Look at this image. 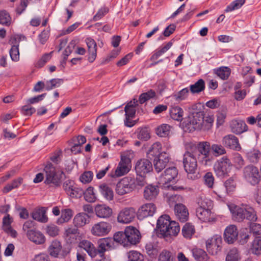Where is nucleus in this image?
Instances as JSON below:
<instances>
[{
  "mask_svg": "<svg viewBox=\"0 0 261 261\" xmlns=\"http://www.w3.org/2000/svg\"><path fill=\"white\" fill-rule=\"evenodd\" d=\"M133 178L126 177L122 179L116 186V191L120 195L129 193L135 189Z\"/></svg>",
  "mask_w": 261,
  "mask_h": 261,
  "instance_id": "obj_10",
  "label": "nucleus"
},
{
  "mask_svg": "<svg viewBox=\"0 0 261 261\" xmlns=\"http://www.w3.org/2000/svg\"><path fill=\"white\" fill-rule=\"evenodd\" d=\"M136 212L133 207H126L122 210L117 216L118 222L128 224L132 222L135 218Z\"/></svg>",
  "mask_w": 261,
  "mask_h": 261,
  "instance_id": "obj_12",
  "label": "nucleus"
},
{
  "mask_svg": "<svg viewBox=\"0 0 261 261\" xmlns=\"http://www.w3.org/2000/svg\"><path fill=\"white\" fill-rule=\"evenodd\" d=\"M261 153L258 150H252L247 153V157L248 160L253 163H256L260 157Z\"/></svg>",
  "mask_w": 261,
  "mask_h": 261,
  "instance_id": "obj_52",
  "label": "nucleus"
},
{
  "mask_svg": "<svg viewBox=\"0 0 261 261\" xmlns=\"http://www.w3.org/2000/svg\"><path fill=\"white\" fill-rule=\"evenodd\" d=\"M172 42L171 41L168 42L166 45L158 50L151 57L150 60L154 61L157 60L160 56L165 53L168 49L172 46Z\"/></svg>",
  "mask_w": 261,
  "mask_h": 261,
  "instance_id": "obj_48",
  "label": "nucleus"
},
{
  "mask_svg": "<svg viewBox=\"0 0 261 261\" xmlns=\"http://www.w3.org/2000/svg\"><path fill=\"white\" fill-rule=\"evenodd\" d=\"M139 231L134 227H127L124 232L119 231L114 235V240L123 246L135 245L139 242Z\"/></svg>",
  "mask_w": 261,
  "mask_h": 261,
  "instance_id": "obj_4",
  "label": "nucleus"
},
{
  "mask_svg": "<svg viewBox=\"0 0 261 261\" xmlns=\"http://www.w3.org/2000/svg\"><path fill=\"white\" fill-rule=\"evenodd\" d=\"M98 189L100 193L107 200H111L113 199V191L108 185L103 183L99 186Z\"/></svg>",
  "mask_w": 261,
  "mask_h": 261,
  "instance_id": "obj_32",
  "label": "nucleus"
},
{
  "mask_svg": "<svg viewBox=\"0 0 261 261\" xmlns=\"http://www.w3.org/2000/svg\"><path fill=\"white\" fill-rule=\"evenodd\" d=\"M205 89V82L202 79L198 80L195 83L191 85L190 90L192 94L199 93Z\"/></svg>",
  "mask_w": 261,
  "mask_h": 261,
  "instance_id": "obj_41",
  "label": "nucleus"
},
{
  "mask_svg": "<svg viewBox=\"0 0 261 261\" xmlns=\"http://www.w3.org/2000/svg\"><path fill=\"white\" fill-rule=\"evenodd\" d=\"M46 233L51 237H56L59 234V228L54 224H49L46 227Z\"/></svg>",
  "mask_w": 261,
  "mask_h": 261,
  "instance_id": "obj_64",
  "label": "nucleus"
},
{
  "mask_svg": "<svg viewBox=\"0 0 261 261\" xmlns=\"http://www.w3.org/2000/svg\"><path fill=\"white\" fill-rule=\"evenodd\" d=\"M154 160V167L157 172H161L163 170L169 162V155L164 151Z\"/></svg>",
  "mask_w": 261,
  "mask_h": 261,
  "instance_id": "obj_20",
  "label": "nucleus"
},
{
  "mask_svg": "<svg viewBox=\"0 0 261 261\" xmlns=\"http://www.w3.org/2000/svg\"><path fill=\"white\" fill-rule=\"evenodd\" d=\"M172 253L166 249L163 250L159 254L158 261H173Z\"/></svg>",
  "mask_w": 261,
  "mask_h": 261,
  "instance_id": "obj_58",
  "label": "nucleus"
},
{
  "mask_svg": "<svg viewBox=\"0 0 261 261\" xmlns=\"http://www.w3.org/2000/svg\"><path fill=\"white\" fill-rule=\"evenodd\" d=\"M237 176H232L226 180L224 185L227 194H230L235 191L237 187Z\"/></svg>",
  "mask_w": 261,
  "mask_h": 261,
  "instance_id": "obj_40",
  "label": "nucleus"
},
{
  "mask_svg": "<svg viewBox=\"0 0 261 261\" xmlns=\"http://www.w3.org/2000/svg\"><path fill=\"white\" fill-rule=\"evenodd\" d=\"M112 226L109 223L100 222L93 226L91 229V233L94 236H103L108 234Z\"/></svg>",
  "mask_w": 261,
  "mask_h": 261,
  "instance_id": "obj_13",
  "label": "nucleus"
},
{
  "mask_svg": "<svg viewBox=\"0 0 261 261\" xmlns=\"http://www.w3.org/2000/svg\"><path fill=\"white\" fill-rule=\"evenodd\" d=\"M178 171L175 167H172L166 169L164 173L160 177V182L162 184H166L177 177Z\"/></svg>",
  "mask_w": 261,
  "mask_h": 261,
  "instance_id": "obj_17",
  "label": "nucleus"
},
{
  "mask_svg": "<svg viewBox=\"0 0 261 261\" xmlns=\"http://www.w3.org/2000/svg\"><path fill=\"white\" fill-rule=\"evenodd\" d=\"M222 143L224 146L234 150L239 151L241 149L238 138L232 134L224 136Z\"/></svg>",
  "mask_w": 261,
  "mask_h": 261,
  "instance_id": "obj_14",
  "label": "nucleus"
},
{
  "mask_svg": "<svg viewBox=\"0 0 261 261\" xmlns=\"http://www.w3.org/2000/svg\"><path fill=\"white\" fill-rule=\"evenodd\" d=\"M230 69L227 67H221L217 69L216 74L221 79L225 80L228 78L230 74Z\"/></svg>",
  "mask_w": 261,
  "mask_h": 261,
  "instance_id": "obj_50",
  "label": "nucleus"
},
{
  "mask_svg": "<svg viewBox=\"0 0 261 261\" xmlns=\"http://www.w3.org/2000/svg\"><path fill=\"white\" fill-rule=\"evenodd\" d=\"M181 232L184 238L191 239L195 233L194 226L190 223H187L183 226Z\"/></svg>",
  "mask_w": 261,
  "mask_h": 261,
  "instance_id": "obj_44",
  "label": "nucleus"
},
{
  "mask_svg": "<svg viewBox=\"0 0 261 261\" xmlns=\"http://www.w3.org/2000/svg\"><path fill=\"white\" fill-rule=\"evenodd\" d=\"M156 226L161 237L168 240L177 236L180 231V226L177 222L171 221L168 215H162L158 220Z\"/></svg>",
  "mask_w": 261,
  "mask_h": 261,
  "instance_id": "obj_1",
  "label": "nucleus"
},
{
  "mask_svg": "<svg viewBox=\"0 0 261 261\" xmlns=\"http://www.w3.org/2000/svg\"><path fill=\"white\" fill-rule=\"evenodd\" d=\"M146 252L151 257H155L158 254L161 248L158 244L149 242L145 246Z\"/></svg>",
  "mask_w": 261,
  "mask_h": 261,
  "instance_id": "obj_38",
  "label": "nucleus"
},
{
  "mask_svg": "<svg viewBox=\"0 0 261 261\" xmlns=\"http://www.w3.org/2000/svg\"><path fill=\"white\" fill-rule=\"evenodd\" d=\"M245 0H236L228 5L225 11L228 12L236 9H238L245 3Z\"/></svg>",
  "mask_w": 261,
  "mask_h": 261,
  "instance_id": "obj_59",
  "label": "nucleus"
},
{
  "mask_svg": "<svg viewBox=\"0 0 261 261\" xmlns=\"http://www.w3.org/2000/svg\"><path fill=\"white\" fill-rule=\"evenodd\" d=\"M45 173L44 183L49 186L59 187L62 182L64 173L60 170L56 169L51 164H48L44 168Z\"/></svg>",
  "mask_w": 261,
  "mask_h": 261,
  "instance_id": "obj_7",
  "label": "nucleus"
},
{
  "mask_svg": "<svg viewBox=\"0 0 261 261\" xmlns=\"http://www.w3.org/2000/svg\"><path fill=\"white\" fill-rule=\"evenodd\" d=\"M186 152L185 153L183 158V164L184 169L188 174V177L191 179H194L195 176L193 175L197 168V162L194 152L196 149L195 145L192 143H188L186 144Z\"/></svg>",
  "mask_w": 261,
  "mask_h": 261,
  "instance_id": "obj_3",
  "label": "nucleus"
},
{
  "mask_svg": "<svg viewBox=\"0 0 261 261\" xmlns=\"http://www.w3.org/2000/svg\"><path fill=\"white\" fill-rule=\"evenodd\" d=\"M53 51L44 54L36 63L35 66L37 68L42 67L51 58Z\"/></svg>",
  "mask_w": 261,
  "mask_h": 261,
  "instance_id": "obj_55",
  "label": "nucleus"
},
{
  "mask_svg": "<svg viewBox=\"0 0 261 261\" xmlns=\"http://www.w3.org/2000/svg\"><path fill=\"white\" fill-rule=\"evenodd\" d=\"M156 211V206L153 203H146L142 205L138 210V214L142 218L152 216Z\"/></svg>",
  "mask_w": 261,
  "mask_h": 261,
  "instance_id": "obj_24",
  "label": "nucleus"
},
{
  "mask_svg": "<svg viewBox=\"0 0 261 261\" xmlns=\"http://www.w3.org/2000/svg\"><path fill=\"white\" fill-rule=\"evenodd\" d=\"M241 259V255L238 249L232 248L228 251L225 261H240Z\"/></svg>",
  "mask_w": 261,
  "mask_h": 261,
  "instance_id": "obj_39",
  "label": "nucleus"
},
{
  "mask_svg": "<svg viewBox=\"0 0 261 261\" xmlns=\"http://www.w3.org/2000/svg\"><path fill=\"white\" fill-rule=\"evenodd\" d=\"M62 249L60 242L57 240L53 241L48 248V252L51 256L56 257L59 255Z\"/></svg>",
  "mask_w": 261,
  "mask_h": 261,
  "instance_id": "obj_37",
  "label": "nucleus"
},
{
  "mask_svg": "<svg viewBox=\"0 0 261 261\" xmlns=\"http://www.w3.org/2000/svg\"><path fill=\"white\" fill-rule=\"evenodd\" d=\"M243 174L244 179L252 185H256L260 181L258 169L253 165L246 166L243 170Z\"/></svg>",
  "mask_w": 261,
  "mask_h": 261,
  "instance_id": "obj_9",
  "label": "nucleus"
},
{
  "mask_svg": "<svg viewBox=\"0 0 261 261\" xmlns=\"http://www.w3.org/2000/svg\"><path fill=\"white\" fill-rule=\"evenodd\" d=\"M85 199L89 202H94L96 200V196L92 187H89L86 191H84Z\"/></svg>",
  "mask_w": 261,
  "mask_h": 261,
  "instance_id": "obj_57",
  "label": "nucleus"
},
{
  "mask_svg": "<svg viewBox=\"0 0 261 261\" xmlns=\"http://www.w3.org/2000/svg\"><path fill=\"white\" fill-rule=\"evenodd\" d=\"M230 127L232 133L241 134L247 130V126L245 122L241 120H233L230 123Z\"/></svg>",
  "mask_w": 261,
  "mask_h": 261,
  "instance_id": "obj_26",
  "label": "nucleus"
},
{
  "mask_svg": "<svg viewBox=\"0 0 261 261\" xmlns=\"http://www.w3.org/2000/svg\"><path fill=\"white\" fill-rule=\"evenodd\" d=\"M198 208L203 209H211L213 206V201L204 196H200L197 199Z\"/></svg>",
  "mask_w": 261,
  "mask_h": 261,
  "instance_id": "obj_42",
  "label": "nucleus"
},
{
  "mask_svg": "<svg viewBox=\"0 0 261 261\" xmlns=\"http://www.w3.org/2000/svg\"><path fill=\"white\" fill-rule=\"evenodd\" d=\"M159 193V188L156 186L148 185L144 188V198L147 200H152L156 198Z\"/></svg>",
  "mask_w": 261,
  "mask_h": 261,
  "instance_id": "obj_27",
  "label": "nucleus"
},
{
  "mask_svg": "<svg viewBox=\"0 0 261 261\" xmlns=\"http://www.w3.org/2000/svg\"><path fill=\"white\" fill-rule=\"evenodd\" d=\"M211 148L216 156L223 155L226 152L224 146L220 144H213L211 146Z\"/></svg>",
  "mask_w": 261,
  "mask_h": 261,
  "instance_id": "obj_61",
  "label": "nucleus"
},
{
  "mask_svg": "<svg viewBox=\"0 0 261 261\" xmlns=\"http://www.w3.org/2000/svg\"><path fill=\"white\" fill-rule=\"evenodd\" d=\"M222 238L220 236H215L206 242L207 251L212 255H217L221 250Z\"/></svg>",
  "mask_w": 261,
  "mask_h": 261,
  "instance_id": "obj_11",
  "label": "nucleus"
},
{
  "mask_svg": "<svg viewBox=\"0 0 261 261\" xmlns=\"http://www.w3.org/2000/svg\"><path fill=\"white\" fill-rule=\"evenodd\" d=\"M192 253L195 259L197 261H206L208 258L206 253L201 249H194Z\"/></svg>",
  "mask_w": 261,
  "mask_h": 261,
  "instance_id": "obj_45",
  "label": "nucleus"
},
{
  "mask_svg": "<svg viewBox=\"0 0 261 261\" xmlns=\"http://www.w3.org/2000/svg\"><path fill=\"white\" fill-rule=\"evenodd\" d=\"M79 234L77 227H70L66 229L64 236L66 239L70 243L76 240V236Z\"/></svg>",
  "mask_w": 261,
  "mask_h": 261,
  "instance_id": "obj_36",
  "label": "nucleus"
},
{
  "mask_svg": "<svg viewBox=\"0 0 261 261\" xmlns=\"http://www.w3.org/2000/svg\"><path fill=\"white\" fill-rule=\"evenodd\" d=\"M189 89L187 88H184L177 93L173 95V97L176 101H181L187 97L189 93Z\"/></svg>",
  "mask_w": 261,
  "mask_h": 261,
  "instance_id": "obj_62",
  "label": "nucleus"
},
{
  "mask_svg": "<svg viewBox=\"0 0 261 261\" xmlns=\"http://www.w3.org/2000/svg\"><path fill=\"white\" fill-rule=\"evenodd\" d=\"M201 103H195L189 108V115L184 121L190 131L200 129L203 126L204 112Z\"/></svg>",
  "mask_w": 261,
  "mask_h": 261,
  "instance_id": "obj_2",
  "label": "nucleus"
},
{
  "mask_svg": "<svg viewBox=\"0 0 261 261\" xmlns=\"http://www.w3.org/2000/svg\"><path fill=\"white\" fill-rule=\"evenodd\" d=\"M73 211L70 208H65L61 211V217L58 219L57 223L61 224L68 222L73 217Z\"/></svg>",
  "mask_w": 261,
  "mask_h": 261,
  "instance_id": "obj_35",
  "label": "nucleus"
},
{
  "mask_svg": "<svg viewBox=\"0 0 261 261\" xmlns=\"http://www.w3.org/2000/svg\"><path fill=\"white\" fill-rule=\"evenodd\" d=\"M184 111L179 107H172L170 110L171 117L175 120L181 121L182 119Z\"/></svg>",
  "mask_w": 261,
  "mask_h": 261,
  "instance_id": "obj_43",
  "label": "nucleus"
},
{
  "mask_svg": "<svg viewBox=\"0 0 261 261\" xmlns=\"http://www.w3.org/2000/svg\"><path fill=\"white\" fill-rule=\"evenodd\" d=\"M229 210L233 219L237 221H242L245 218L252 222L257 220L255 212L251 207H244L232 204L229 206Z\"/></svg>",
  "mask_w": 261,
  "mask_h": 261,
  "instance_id": "obj_6",
  "label": "nucleus"
},
{
  "mask_svg": "<svg viewBox=\"0 0 261 261\" xmlns=\"http://www.w3.org/2000/svg\"><path fill=\"white\" fill-rule=\"evenodd\" d=\"M89 216L85 213L77 214L74 217L73 223L76 227H82L89 223Z\"/></svg>",
  "mask_w": 261,
  "mask_h": 261,
  "instance_id": "obj_29",
  "label": "nucleus"
},
{
  "mask_svg": "<svg viewBox=\"0 0 261 261\" xmlns=\"http://www.w3.org/2000/svg\"><path fill=\"white\" fill-rule=\"evenodd\" d=\"M94 211L97 217L103 219L110 218L113 213L112 209L106 204H97Z\"/></svg>",
  "mask_w": 261,
  "mask_h": 261,
  "instance_id": "obj_23",
  "label": "nucleus"
},
{
  "mask_svg": "<svg viewBox=\"0 0 261 261\" xmlns=\"http://www.w3.org/2000/svg\"><path fill=\"white\" fill-rule=\"evenodd\" d=\"M33 219L41 223H46L48 221V218L46 215V211L44 207L34 211L32 213Z\"/></svg>",
  "mask_w": 261,
  "mask_h": 261,
  "instance_id": "obj_34",
  "label": "nucleus"
},
{
  "mask_svg": "<svg viewBox=\"0 0 261 261\" xmlns=\"http://www.w3.org/2000/svg\"><path fill=\"white\" fill-rule=\"evenodd\" d=\"M137 137L139 139L146 141L150 138V134L147 128L139 129Z\"/></svg>",
  "mask_w": 261,
  "mask_h": 261,
  "instance_id": "obj_63",
  "label": "nucleus"
},
{
  "mask_svg": "<svg viewBox=\"0 0 261 261\" xmlns=\"http://www.w3.org/2000/svg\"><path fill=\"white\" fill-rule=\"evenodd\" d=\"M156 95L155 92L153 90H149L147 92L142 93L139 98V102L143 104L148 100L154 97Z\"/></svg>",
  "mask_w": 261,
  "mask_h": 261,
  "instance_id": "obj_51",
  "label": "nucleus"
},
{
  "mask_svg": "<svg viewBox=\"0 0 261 261\" xmlns=\"http://www.w3.org/2000/svg\"><path fill=\"white\" fill-rule=\"evenodd\" d=\"M11 23V17L5 10L0 11V23L9 26Z\"/></svg>",
  "mask_w": 261,
  "mask_h": 261,
  "instance_id": "obj_53",
  "label": "nucleus"
},
{
  "mask_svg": "<svg viewBox=\"0 0 261 261\" xmlns=\"http://www.w3.org/2000/svg\"><path fill=\"white\" fill-rule=\"evenodd\" d=\"M196 213L198 218L203 222H211L213 219L214 216L211 209L197 208Z\"/></svg>",
  "mask_w": 261,
  "mask_h": 261,
  "instance_id": "obj_31",
  "label": "nucleus"
},
{
  "mask_svg": "<svg viewBox=\"0 0 261 261\" xmlns=\"http://www.w3.org/2000/svg\"><path fill=\"white\" fill-rule=\"evenodd\" d=\"M170 127L168 124H163L156 128V134L161 137H166L170 133Z\"/></svg>",
  "mask_w": 261,
  "mask_h": 261,
  "instance_id": "obj_49",
  "label": "nucleus"
},
{
  "mask_svg": "<svg viewBox=\"0 0 261 261\" xmlns=\"http://www.w3.org/2000/svg\"><path fill=\"white\" fill-rule=\"evenodd\" d=\"M21 36L18 35L12 36L10 42L12 45L10 50V55L12 60L17 62L19 59V52L18 49V43L21 40Z\"/></svg>",
  "mask_w": 261,
  "mask_h": 261,
  "instance_id": "obj_15",
  "label": "nucleus"
},
{
  "mask_svg": "<svg viewBox=\"0 0 261 261\" xmlns=\"http://www.w3.org/2000/svg\"><path fill=\"white\" fill-rule=\"evenodd\" d=\"M79 247L84 249L91 257H95L97 254V251L94 245L89 241L82 240L79 244Z\"/></svg>",
  "mask_w": 261,
  "mask_h": 261,
  "instance_id": "obj_28",
  "label": "nucleus"
},
{
  "mask_svg": "<svg viewBox=\"0 0 261 261\" xmlns=\"http://www.w3.org/2000/svg\"><path fill=\"white\" fill-rule=\"evenodd\" d=\"M86 43L88 48V61L92 63L96 59L97 56V44L95 41L91 38L86 39Z\"/></svg>",
  "mask_w": 261,
  "mask_h": 261,
  "instance_id": "obj_25",
  "label": "nucleus"
},
{
  "mask_svg": "<svg viewBox=\"0 0 261 261\" xmlns=\"http://www.w3.org/2000/svg\"><path fill=\"white\" fill-rule=\"evenodd\" d=\"M23 179L18 177L12 181L10 184H7L3 189V192L5 193H8L14 189L17 188L22 182Z\"/></svg>",
  "mask_w": 261,
  "mask_h": 261,
  "instance_id": "obj_46",
  "label": "nucleus"
},
{
  "mask_svg": "<svg viewBox=\"0 0 261 261\" xmlns=\"http://www.w3.org/2000/svg\"><path fill=\"white\" fill-rule=\"evenodd\" d=\"M129 170L128 160H121L117 167L114 176L119 177L127 173Z\"/></svg>",
  "mask_w": 261,
  "mask_h": 261,
  "instance_id": "obj_33",
  "label": "nucleus"
},
{
  "mask_svg": "<svg viewBox=\"0 0 261 261\" xmlns=\"http://www.w3.org/2000/svg\"><path fill=\"white\" fill-rule=\"evenodd\" d=\"M84 194V190L76 186H73L68 195L71 198H80Z\"/></svg>",
  "mask_w": 261,
  "mask_h": 261,
  "instance_id": "obj_60",
  "label": "nucleus"
},
{
  "mask_svg": "<svg viewBox=\"0 0 261 261\" xmlns=\"http://www.w3.org/2000/svg\"><path fill=\"white\" fill-rule=\"evenodd\" d=\"M63 83V80L61 79H53L47 81L45 83V89L49 91L53 89L60 87Z\"/></svg>",
  "mask_w": 261,
  "mask_h": 261,
  "instance_id": "obj_47",
  "label": "nucleus"
},
{
  "mask_svg": "<svg viewBox=\"0 0 261 261\" xmlns=\"http://www.w3.org/2000/svg\"><path fill=\"white\" fill-rule=\"evenodd\" d=\"M196 149L194 150L195 156L200 164L204 166H209L212 164L214 158L211 152V144L210 142L203 141L199 142L197 146L195 145Z\"/></svg>",
  "mask_w": 261,
  "mask_h": 261,
  "instance_id": "obj_5",
  "label": "nucleus"
},
{
  "mask_svg": "<svg viewBox=\"0 0 261 261\" xmlns=\"http://www.w3.org/2000/svg\"><path fill=\"white\" fill-rule=\"evenodd\" d=\"M135 170L137 174L146 175L152 170V164L147 159H141L137 162Z\"/></svg>",
  "mask_w": 261,
  "mask_h": 261,
  "instance_id": "obj_16",
  "label": "nucleus"
},
{
  "mask_svg": "<svg viewBox=\"0 0 261 261\" xmlns=\"http://www.w3.org/2000/svg\"><path fill=\"white\" fill-rule=\"evenodd\" d=\"M113 240L107 238L99 239L98 241L97 253L99 254L100 257L105 256L104 253L113 248Z\"/></svg>",
  "mask_w": 261,
  "mask_h": 261,
  "instance_id": "obj_18",
  "label": "nucleus"
},
{
  "mask_svg": "<svg viewBox=\"0 0 261 261\" xmlns=\"http://www.w3.org/2000/svg\"><path fill=\"white\" fill-rule=\"evenodd\" d=\"M162 144L159 142L154 143L148 149L146 153L147 156L150 159L157 158L162 153Z\"/></svg>",
  "mask_w": 261,
  "mask_h": 261,
  "instance_id": "obj_30",
  "label": "nucleus"
},
{
  "mask_svg": "<svg viewBox=\"0 0 261 261\" xmlns=\"http://www.w3.org/2000/svg\"><path fill=\"white\" fill-rule=\"evenodd\" d=\"M28 239L36 244H43L45 242V237L40 231L36 229H30L27 231Z\"/></svg>",
  "mask_w": 261,
  "mask_h": 261,
  "instance_id": "obj_22",
  "label": "nucleus"
},
{
  "mask_svg": "<svg viewBox=\"0 0 261 261\" xmlns=\"http://www.w3.org/2000/svg\"><path fill=\"white\" fill-rule=\"evenodd\" d=\"M174 213L176 218L180 222H185L189 218V212L186 206L182 203L174 205Z\"/></svg>",
  "mask_w": 261,
  "mask_h": 261,
  "instance_id": "obj_21",
  "label": "nucleus"
},
{
  "mask_svg": "<svg viewBox=\"0 0 261 261\" xmlns=\"http://www.w3.org/2000/svg\"><path fill=\"white\" fill-rule=\"evenodd\" d=\"M251 250L254 254L258 255L261 254V240L259 238H255L254 240Z\"/></svg>",
  "mask_w": 261,
  "mask_h": 261,
  "instance_id": "obj_56",
  "label": "nucleus"
},
{
  "mask_svg": "<svg viewBox=\"0 0 261 261\" xmlns=\"http://www.w3.org/2000/svg\"><path fill=\"white\" fill-rule=\"evenodd\" d=\"M232 168V164L230 160L226 156L217 160L214 167L216 175L221 177L228 175Z\"/></svg>",
  "mask_w": 261,
  "mask_h": 261,
  "instance_id": "obj_8",
  "label": "nucleus"
},
{
  "mask_svg": "<svg viewBox=\"0 0 261 261\" xmlns=\"http://www.w3.org/2000/svg\"><path fill=\"white\" fill-rule=\"evenodd\" d=\"M128 261H144L143 255L137 251H130L127 253Z\"/></svg>",
  "mask_w": 261,
  "mask_h": 261,
  "instance_id": "obj_54",
  "label": "nucleus"
},
{
  "mask_svg": "<svg viewBox=\"0 0 261 261\" xmlns=\"http://www.w3.org/2000/svg\"><path fill=\"white\" fill-rule=\"evenodd\" d=\"M238 236L237 228L234 225H230L225 229L224 239L228 244H232L237 240Z\"/></svg>",
  "mask_w": 261,
  "mask_h": 261,
  "instance_id": "obj_19",
  "label": "nucleus"
}]
</instances>
